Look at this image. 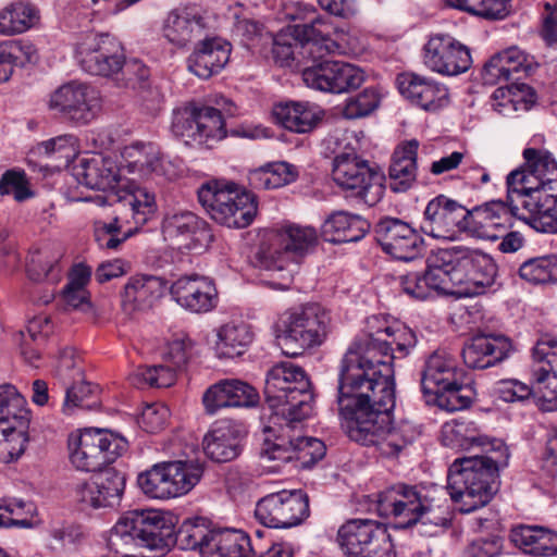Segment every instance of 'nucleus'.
Wrapping results in <instances>:
<instances>
[{
	"mask_svg": "<svg viewBox=\"0 0 557 557\" xmlns=\"http://www.w3.org/2000/svg\"><path fill=\"white\" fill-rule=\"evenodd\" d=\"M366 332V338L354 342L341 361L338 412L351 441L374 446L382 456L394 457L416 437L410 424H392L394 360L410 354L417 336L407 325L388 324L379 317L367 320Z\"/></svg>",
	"mask_w": 557,
	"mask_h": 557,
	"instance_id": "nucleus-1",
	"label": "nucleus"
},
{
	"mask_svg": "<svg viewBox=\"0 0 557 557\" xmlns=\"http://www.w3.org/2000/svg\"><path fill=\"white\" fill-rule=\"evenodd\" d=\"M215 530L203 517L185 519L177 531L154 510H132L122 516L109 537V544L117 554L127 557L129 546L145 547L164 553L173 545L182 550H199L202 557L210 556Z\"/></svg>",
	"mask_w": 557,
	"mask_h": 557,
	"instance_id": "nucleus-2",
	"label": "nucleus"
},
{
	"mask_svg": "<svg viewBox=\"0 0 557 557\" xmlns=\"http://www.w3.org/2000/svg\"><path fill=\"white\" fill-rule=\"evenodd\" d=\"M326 24L318 16L294 28L297 39L305 41V49L311 64L302 72L307 87L330 94H345L358 89L367 78L366 72L351 63L326 58L335 52L338 45L326 37Z\"/></svg>",
	"mask_w": 557,
	"mask_h": 557,
	"instance_id": "nucleus-3",
	"label": "nucleus"
},
{
	"mask_svg": "<svg viewBox=\"0 0 557 557\" xmlns=\"http://www.w3.org/2000/svg\"><path fill=\"white\" fill-rule=\"evenodd\" d=\"M443 495L441 488L397 483L379 493L376 510L382 517L395 518L396 528L420 524L421 528H430L420 532L433 535L438 528L450 522L447 500Z\"/></svg>",
	"mask_w": 557,
	"mask_h": 557,
	"instance_id": "nucleus-4",
	"label": "nucleus"
},
{
	"mask_svg": "<svg viewBox=\"0 0 557 557\" xmlns=\"http://www.w3.org/2000/svg\"><path fill=\"white\" fill-rule=\"evenodd\" d=\"M474 455L456 459L449 467L447 491L453 502L460 505L461 512H472L487 505L497 492L499 467L506 466L488 455Z\"/></svg>",
	"mask_w": 557,
	"mask_h": 557,
	"instance_id": "nucleus-5",
	"label": "nucleus"
},
{
	"mask_svg": "<svg viewBox=\"0 0 557 557\" xmlns=\"http://www.w3.org/2000/svg\"><path fill=\"white\" fill-rule=\"evenodd\" d=\"M264 397L275 416L298 423L313 411L311 383L305 370L292 362L274 364L267 374Z\"/></svg>",
	"mask_w": 557,
	"mask_h": 557,
	"instance_id": "nucleus-6",
	"label": "nucleus"
},
{
	"mask_svg": "<svg viewBox=\"0 0 557 557\" xmlns=\"http://www.w3.org/2000/svg\"><path fill=\"white\" fill-rule=\"evenodd\" d=\"M330 313L318 304H307L282 312L275 322V334L284 355L301 356L324 343L330 331Z\"/></svg>",
	"mask_w": 557,
	"mask_h": 557,
	"instance_id": "nucleus-7",
	"label": "nucleus"
},
{
	"mask_svg": "<svg viewBox=\"0 0 557 557\" xmlns=\"http://www.w3.org/2000/svg\"><path fill=\"white\" fill-rule=\"evenodd\" d=\"M197 194L207 213L221 225L244 228L252 223L257 214L258 205L255 195L240 191L235 184L210 181L203 183Z\"/></svg>",
	"mask_w": 557,
	"mask_h": 557,
	"instance_id": "nucleus-8",
	"label": "nucleus"
},
{
	"mask_svg": "<svg viewBox=\"0 0 557 557\" xmlns=\"http://www.w3.org/2000/svg\"><path fill=\"white\" fill-rule=\"evenodd\" d=\"M332 180L346 197L372 207L384 195L383 174L356 152H342L332 162Z\"/></svg>",
	"mask_w": 557,
	"mask_h": 557,
	"instance_id": "nucleus-9",
	"label": "nucleus"
},
{
	"mask_svg": "<svg viewBox=\"0 0 557 557\" xmlns=\"http://www.w3.org/2000/svg\"><path fill=\"white\" fill-rule=\"evenodd\" d=\"M203 468L193 460H174L153 465L139 473L137 484L149 498L170 499L189 493L200 481Z\"/></svg>",
	"mask_w": 557,
	"mask_h": 557,
	"instance_id": "nucleus-10",
	"label": "nucleus"
},
{
	"mask_svg": "<svg viewBox=\"0 0 557 557\" xmlns=\"http://www.w3.org/2000/svg\"><path fill=\"white\" fill-rule=\"evenodd\" d=\"M336 541L346 557H396L385 524L371 519H351L339 527Z\"/></svg>",
	"mask_w": 557,
	"mask_h": 557,
	"instance_id": "nucleus-11",
	"label": "nucleus"
},
{
	"mask_svg": "<svg viewBox=\"0 0 557 557\" xmlns=\"http://www.w3.org/2000/svg\"><path fill=\"white\" fill-rule=\"evenodd\" d=\"M527 168H519L507 176L506 200L510 206L519 207L521 195L554 194V180L548 174L557 169L555 159L548 150L527 148L523 150Z\"/></svg>",
	"mask_w": 557,
	"mask_h": 557,
	"instance_id": "nucleus-12",
	"label": "nucleus"
},
{
	"mask_svg": "<svg viewBox=\"0 0 557 557\" xmlns=\"http://www.w3.org/2000/svg\"><path fill=\"white\" fill-rule=\"evenodd\" d=\"M172 133L193 148H212L226 137L224 119L213 107L190 106L174 112Z\"/></svg>",
	"mask_w": 557,
	"mask_h": 557,
	"instance_id": "nucleus-13",
	"label": "nucleus"
},
{
	"mask_svg": "<svg viewBox=\"0 0 557 557\" xmlns=\"http://www.w3.org/2000/svg\"><path fill=\"white\" fill-rule=\"evenodd\" d=\"M125 443L112 433L85 430L69 436L71 463L81 471H98L113 462L124 450Z\"/></svg>",
	"mask_w": 557,
	"mask_h": 557,
	"instance_id": "nucleus-14",
	"label": "nucleus"
},
{
	"mask_svg": "<svg viewBox=\"0 0 557 557\" xmlns=\"http://www.w3.org/2000/svg\"><path fill=\"white\" fill-rule=\"evenodd\" d=\"M310 516L309 496L302 490H282L260 498L255 508L256 519L267 528L290 529Z\"/></svg>",
	"mask_w": 557,
	"mask_h": 557,
	"instance_id": "nucleus-15",
	"label": "nucleus"
},
{
	"mask_svg": "<svg viewBox=\"0 0 557 557\" xmlns=\"http://www.w3.org/2000/svg\"><path fill=\"white\" fill-rule=\"evenodd\" d=\"M29 422L25 398L15 386L0 385V454L17 458L24 451Z\"/></svg>",
	"mask_w": 557,
	"mask_h": 557,
	"instance_id": "nucleus-16",
	"label": "nucleus"
},
{
	"mask_svg": "<svg viewBox=\"0 0 557 557\" xmlns=\"http://www.w3.org/2000/svg\"><path fill=\"white\" fill-rule=\"evenodd\" d=\"M447 249V262H450L455 270V284L462 287L457 293L467 296L481 295L494 284L497 269L488 255L467 247Z\"/></svg>",
	"mask_w": 557,
	"mask_h": 557,
	"instance_id": "nucleus-17",
	"label": "nucleus"
},
{
	"mask_svg": "<svg viewBox=\"0 0 557 557\" xmlns=\"http://www.w3.org/2000/svg\"><path fill=\"white\" fill-rule=\"evenodd\" d=\"M49 108L75 124L87 125L100 113L102 98L95 87L71 82L51 95Z\"/></svg>",
	"mask_w": 557,
	"mask_h": 557,
	"instance_id": "nucleus-18",
	"label": "nucleus"
},
{
	"mask_svg": "<svg viewBox=\"0 0 557 557\" xmlns=\"http://www.w3.org/2000/svg\"><path fill=\"white\" fill-rule=\"evenodd\" d=\"M76 52L82 69L91 75L111 77L124 63L122 46L107 34H86Z\"/></svg>",
	"mask_w": 557,
	"mask_h": 557,
	"instance_id": "nucleus-19",
	"label": "nucleus"
},
{
	"mask_svg": "<svg viewBox=\"0 0 557 557\" xmlns=\"http://www.w3.org/2000/svg\"><path fill=\"white\" fill-rule=\"evenodd\" d=\"M382 250L400 261H413L424 250V239L411 225L398 218L385 216L374 226Z\"/></svg>",
	"mask_w": 557,
	"mask_h": 557,
	"instance_id": "nucleus-20",
	"label": "nucleus"
},
{
	"mask_svg": "<svg viewBox=\"0 0 557 557\" xmlns=\"http://www.w3.org/2000/svg\"><path fill=\"white\" fill-rule=\"evenodd\" d=\"M513 218L525 219L520 208L510 206L507 200H491L466 209L463 232L476 238L496 240L500 238L498 232L510 225Z\"/></svg>",
	"mask_w": 557,
	"mask_h": 557,
	"instance_id": "nucleus-21",
	"label": "nucleus"
},
{
	"mask_svg": "<svg viewBox=\"0 0 557 557\" xmlns=\"http://www.w3.org/2000/svg\"><path fill=\"white\" fill-rule=\"evenodd\" d=\"M423 51L425 66L441 75L456 76L462 74L472 64L470 49L447 34L430 37Z\"/></svg>",
	"mask_w": 557,
	"mask_h": 557,
	"instance_id": "nucleus-22",
	"label": "nucleus"
},
{
	"mask_svg": "<svg viewBox=\"0 0 557 557\" xmlns=\"http://www.w3.org/2000/svg\"><path fill=\"white\" fill-rule=\"evenodd\" d=\"M124 488L125 475L114 469H106L78 483L74 496L82 509L112 508L120 504Z\"/></svg>",
	"mask_w": 557,
	"mask_h": 557,
	"instance_id": "nucleus-23",
	"label": "nucleus"
},
{
	"mask_svg": "<svg viewBox=\"0 0 557 557\" xmlns=\"http://www.w3.org/2000/svg\"><path fill=\"white\" fill-rule=\"evenodd\" d=\"M466 208L444 195L430 200L424 209L421 231L433 238L455 239L463 232Z\"/></svg>",
	"mask_w": 557,
	"mask_h": 557,
	"instance_id": "nucleus-24",
	"label": "nucleus"
},
{
	"mask_svg": "<svg viewBox=\"0 0 557 557\" xmlns=\"http://www.w3.org/2000/svg\"><path fill=\"white\" fill-rule=\"evenodd\" d=\"M170 294L177 305L193 313L210 312L219 304L214 282L198 274L178 277L170 286Z\"/></svg>",
	"mask_w": 557,
	"mask_h": 557,
	"instance_id": "nucleus-25",
	"label": "nucleus"
},
{
	"mask_svg": "<svg viewBox=\"0 0 557 557\" xmlns=\"http://www.w3.org/2000/svg\"><path fill=\"white\" fill-rule=\"evenodd\" d=\"M557 339L553 335H543L537 339L533 349L534 369L533 374L537 383V397L536 404L542 411L557 410V393L554 388H548L545 385L550 379L556 380L557 373L554 370V364L557 361Z\"/></svg>",
	"mask_w": 557,
	"mask_h": 557,
	"instance_id": "nucleus-26",
	"label": "nucleus"
},
{
	"mask_svg": "<svg viewBox=\"0 0 557 557\" xmlns=\"http://www.w3.org/2000/svg\"><path fill=\"white\" fill-rule=\"evenodd\" d=\"M399 92L411 103L426 111H436L449 102L445 85L414 73H401L396 79Z\"/></svg>",
	"mask_w": 557,
	"mask_h": 557,
	"instance_id": "nucleus-27",
	"label": "nucleus"
},
{
	"mask_svg": "<svg viewBox=\"0 0 557 557\" xmlns=\"http://www.w3.org/2000/svg\"><path fill=\"white\" fill-rule=\"evenodd\" d=\"M232 46L220 37H201L187 58L188 70L202 79L219 74L230 61Z\"/></svg>",
	"mask_w": 557,
	"mask_h": 557,
	"instance_id": "nucleus-28",
	"label": "nucleus"
},
{
	"mask_svg": "<svg viewBox=\"0 0 557 557\" xmlns=\"http://www.w3.org/2000/svg\"><path fill=\"white\" fill-rule=\"evenodd\" d=\"M168 288L166 281L157 275L135 274L121 293V307L126 314L146 311L159 300Z\"/></svg>",
	"mask_w": 557,
	"mask_h": 557,
	"instance_id": "nucleus-29",
	"label": "nucleus"
},
{
	"mask_svg": "<svg viewBox=\"0 0 557 557\" xmlns=\"http://www.w3.org/2000/svg\"><path fill=\"white\" fill-rule=\"evenodd\" d=\"M259 401L255 387L240 380H222L211 385L202 396L207 413L214 414L226 407H252Z\"/></svg>",
	"mask_w": 557,
	"mask_h": 557,
	"instance_id": "nucleus-30",
	"label": "nucleus"
},
{
	"mask_svg": "<svg viewBox=\"0 0 557 557\" xmlns=\"http://www.w3.org/2000/svg\"><path fill=\"white\" fill-rule=\"evenodd\" d=\"M168 360L172 366L140 367L132 376V383L137 387H169L175 382V370L183 368L189 358L187 344L175 339L169 344Z\"/></svg>",
	"mask_w": 557,
	"mask_h": 557,
	"instance_id": "nucleus-31",
	"label": "nucleus"
},
{
	"mask_svg": "<svg viewBox=\"0 0 557 557\" xmlns=\"http://www.w3.org/2000/svg\"><path fill=\"white\" fill-rule=\"evenodd\" d=\"M459 379H466L465 371L458 368L451 356L437 350L425 360L421 373V389L425 396H430L459 384Z\"/></svg>",
	"mask_w": 557,
	"mask_h": 557,
	"instance_id": "nucleus-32",
	"label": "nucleus"
},
{
	"mask_svg": "<svg viewBox=\"0 0 557 557\" xmlns=\"http://www.w3.org/2000/svg\"><path fill=\"white\" fill-rule=\"evenodd\" d=\"M511 348L510 339L504 335H476L463 346L461 356L467 367L486 369L506 359Z\"/></svg>",
	"mask_w": 557,
	"mask_h": 557,
	"instance_id": "nucleus-33",
	"label": "nucleus"
},
{
	"mask_svg": "<svg viewBox=\"0 0 557 557\" xmlns=\"http://www.w3.org/2000/svg\"><path fill=\"white\" fill-rule=\"evenodd\" d=\"M441 441L444 446L457 449H470L488 445L491 447L488 450L499 453L500 456L505 457V460L508 459L507 448L503 442L488 441L471 420L454 419L444 423L441 431Z\"/></svg>",
	"mask_w": 557,
	"mask_h": 557,
	"instance_id": "nucleus-34",
	"label": "nucleus"
},
{
	"mask_svg": "<svg viewBox=\"0 0 557 557\" xmlns=\"http://www.w3.org/2000/svg\"><path fill=\"white\" fill-rule=\"evenodd\" d=\"M206 35L202 16L188 8L172 10L162 25V36L173 46L184 48Z\"/></svg>",
	"mask_w": 557,
	"mask_h": 557,
	"instance_id": "nucleus-35",
	"label": "nucleus"
},
{
	"mask_svg": "<svg viewBox=\"0 0 557 557\" xmlns=\"http://www.w3.org/2000/svg\"><path fill=\"white\" fill-rule=\"evenodd\" d=\"M419 141L407 140L394 151L388 168V187L394 193H406L417 180Z\"/></svg>",
	"mask_w": 557,
	"mask_h": 557,
	"instance_id": "nucleus-36",
	"label": "nucleus"
},
{
	"mask_svg": "<svg viewBox=\"0 0 557 557\" xmlns=\"http://www.w3.org/2000/svg\"><path fill=\"white\" fill-rule=\"evenodd\" d=\"M517 205L525 216L522 220L535 231L552 234L557 232V195H521Z\"/></svg>",
	"mask_w": 557,
	"mask_h": 557,
	"instance_id": "nucleus-37",
	"label": "nucleus"
},
{
	"mask_svg": "<svg viewBox=\"0 0 557 557\" xmlns=\"http://www.w3.org/2000/svg\"><path fill=\"white\" fill-rule=\"evenodd\" d=\"M206 456L215 462H228L240 454V430L231 421H221L205 435Z\"/></svg>",
	"mask_w": 557,
	"mask_h": 557,
	"instance_id": "nucleus-38",
	"label": "nucleus"
},
{
	"mask_svg": "<svg viewBox=\"0 0 557 557\" xmlns=\"http://www.w3.org/2000/svg\"><path fill=\"white\" fill-rule=\"evenodd\" d=\"M369 222L357 214L338 211L331 214L322 225V235L326 242L356 243L369 232Z\"/></svg>",
	"mask_w": 557,
	"mask_h": 557,
	"instance_id": "nucleus-39",
	"label": "nucleus"
},
{
	"mask_svg": "<svg viewBox=\"0 0 557 557\" xmlns=\"http://www.w3.org/2000/svg\"><path fill=\"white\" fill-rule=\"evenodd\" d=\"M255 333L250 324L232 321L216 330L214 351L219 358H235L245 354L253 342Z\"/></svg>",
	"mask_w": 557,
	"mask_h": 557,
	"instance_id": "nucleus-40",
	"label": "nucleus"
},
{
	"mask_svg": "<svg viewBox=\"0 0 557 557\" xmlns=\"http://www.w3.org/2000/svg\"><path fill=\"white\" fill-rule=\"evenodd\" d=\"M274 253L283 256L293 252L302 256L311 251L318 243V234L313 227L296 224H285L277 228L272 236Z\"/></svg>",
	"mask_w": 557,
	"mask_h": 557,
	"instance_id": "nucleus-41",
	"label": "nucleus"
},
{
	"mask_svg": "<svg viewBox=\"0 0 557 557\" xmlns=\"http://www.w3.org/2000/svg\"><path fill=\"white\" fill-rule=\"evenodd\" d=\"M275 121L287 131L305 134L313 131L321 120L317 109L308 102H285L273 108Z\"/></svg>",
	"mask_w": 557,
	"mask_h": 557,
	"instance_id": "nucleus-42",
	"label": "nucleus"
},
{
	"mask_svg": "<svg viewBox=\"0 0 557 557\" xmlns=\"http://www.w3.org/2000/svg\"><path fill=\"white\" fill-rule=\"evenodd\" d=\"M553 531L537 525H519L511 530L515 546L533 556H553L557 553Z\"/></svg>",
	"mask_w": 557,
	"mask_h": 557,
	"instance_id": "nucleus-43",
	"label": "nucleus"
},
{
	"mask_svg": "<svg viewBox=\"0 0 557 557\" xmlns=\"http://www.w3.org/2000/svg\"><path fill=\"white\" fill-rule=\"evenodd\" d=\"M298 170L286 161L269 162L248 173L249 185L255 189H274L295 182Z\"/></svg>",
	"mask_w": 557,
	"mask_h": 557,
	"instance_id": "nucleus-44",
	"label": "nucleus"
},
{
	"mask_svg": "<svg viewBox=\"0 0 557 557\" xmlns=\"http://www.w3.org/2000/svg\"><path fill=\"white\" fill-rule=\"evenodd\" d=\"M211 541L208 557H252L253 553L258 552V544H252L250 537L243 531L215 530Z\"/></svg>",
	"mask_w": 557,
	"mask_h": 557,
	"instance_id": "nucleus-45",
	"label": "nucleus"
},
{
	"mask_svg": "<svg viewBox=\"0 0 557 557\" xmlns=\"http://www.w3.org/2000/svg\"><path fill=\"white\" fill-rule=\"evenodd\" d=\"M84 183L91 189L113 190L120 180V170L111 158L95 157L83 162Z\"/></svg>",
	"mask_w": 557,
	"mask_h": 557,
	"instance_id": "nucleus-46",
	"label": "nucleus"
},
{
	"mask_svg": "<svg viewBox=\"0 0 557 557\" xmlns=\"http://www.w3.org/2000/svg\"><path fill=\"white\" fill-rule=\"evenodd\" d=\"M295 428V423L288 424L282 429L283 434L276 435L275 430L267 425L263 428V442L260 448V457L269 461L288 462L294 460V437L289 432Z\"/></svg>",
	"mask_w": 557,
	"mask_h": 557,
	"instance_id": "nucleus-47",
	"label": "nucleus"
},
{
	"mask_svg": "<svg viewBox=\"0 0 557 557\" xmlns=\"http://www.w3.org/2000/svg\"><path fill=\"white\" fill-rule=\"evenodd\" d=\"M449 257L448 249H438L431 258L428 269L424 271L431 296L438 294H454L455 270L450 262L443 259ZM448 261V260H445Z\"/></svg>",
	"mask_w": 557,
	"mask_h": 557,
	"instance_id": "nucleus-48",
	"label": "nucleus"
},
{
	"mask_svg": "<svg viewBox=\"0 0 557 557\" xmlns=\"http://www.w3.org/2000/svg\"><path fill=\"white\" fill-rule=\"evenodd\" d=\"M38 17V11L32 4L22 1L11 3L0 11V34H22L33 27Z\"/></svg>",
	"mask_w": 557,
	"mask_h": 557,
	"instance_id": "nucleus-49",
	"label": "nucleus"
},
{
	"mask_svg": "<svg viewBox=\"0 0 557 557\" xmlns=\"http://www.w3.org/2000/svg\"><path fill=\"white\" fill-rule=\"evenodd\" d=\"M129 156L134 160L128 162L129 172H138L141 176L157 174L171 178L166 172V165L170 164L152 144H136L132 147Z\"/></svg>",
	"mask_w": 557,
	"mask_h": 557,
	"instance_id": "nucleus-50",
	"label": "nucleus"
},
{
	"mask_svg": "<svg viewBox=\"0 0 557 557\" xmlns=\"http://www.w3.org/2000/svg\"><path fill=\"white\" fill-rule=\"evenodd\" d=\"M456 10L485 20H503L510 12V0H446Z\"/></svg>",
	"mask_w": 557,
	"mask_h": 557,
	"instance_id": "nucleus-51",
	"label": "nucleus"
},
{
	"mask_svg": "<svg viewBox=\"0 0 557 557\" xmlns=\"http://www.w3.org/2000/svg\"><path fill=\"white\" fill-rule=\"evenodd\" d=\"M557 273V256L545 255L524 261L519 268L522 280L532 284L554 283Z\"/></svg>",
	"mask_w": 557,
	"mask_h": 557,
	"instance_id": "nucleus-52",
	"label": "nucleus"
},
{
	"mask_svg": "<svg viewBox=\"0 0 557 557\" xmlns=\"http://www.w3.org/2000/svg\"><path fill=\"white\" fill-rule=\"evenodd\" d=\"M203 222L193 212L184 211L166 215L162 223L164 239L175 242L190 238Z\"/></svg>",
	"mask_w": 557,
	"mask_h": 557,
	"instance_id": "nucleus-53",
	"label": "nucleus"
},
{
	"mask_svg": "<svg viewBox=\"0 0 557 557\" xmlns=\"http://www.w3.org/2000/svg\"><path fill=\"white\" fill-rule=\"evenodd\" d=\"M99 386L90 382L81 381L66 388L63 411L72 414L76 408L94 409L99 405Z\"/></svg>",
	"mask_w": 557,
	"mask_h": 557,
	"instance_id": "nucleus-54",
	"label": "nucleus"
},
{
	"mask_svg": "<svg viewBox=\"0 0 557 557\" xmlns=\"http://www.w3.org/2000/svg\"><path fill=\"white\" fill-rule=\"evenodd\" d=\"M35 50L33 45L21 40H7L0 44V83L8 82L22 55L27 61L33 60Z\"/></svg>",
	"mask_w": 557,
	"mask_h": 557,
	"instance_id": "nucleus-55",
	"label": "nucleus"
},
{
	"mask_svg": "<svg viewBox=\"0 0 557 557\" xmlns=\"http://www.w3.org/2000/svg\"><path fill=\"white\" fill-rule=\"evenodd\" d=\"M120 200L124 207H128L132 219L137 225L146 224L156 211L154 196L146 188L138 187Z\"/></svg>",
	"mask_w": 557,
	"mask_h": 557,
	"instance_id": "nucleus-56",
	"label": "nucleus"
},
{
	"mask_svg": "<svg viewBox=\"0 0 557 557\" xmlns=\"http://www.w3.org/2000/svg\"><path fill=\"white\" fill-rule=\"evenodd\" d=\"M380 94L373 87L363 89L358 95L346 99L342 110L344 117L349 120L368 116L380 106Z\"/></svg>",
	"mask_w": 557,
	"mask_h": 557,
	"instance_id": "nucleus-57",
	"label": "nucleus"
},
{
	"mask_svg": "<svg viewBox=\"0 0 557 557\" xmlns=\"http://www.w3.org/2000/svg\"><path fill=\"white\" fill-rule=\"evenodd\" d=\"M435 397L437 405L447 411H457L470 407L473 398V391L466 379H459V384L449 386L443 392L430 395Z\"/></svg>",
	"mask_w": 557,
	"mask_h": 557,
	"instance_id": "nucleus-58",
	"label": "nucleus"
},
{
	"mask_svg": "<svg viewBox=\"0 0 557 557\" xmlns=\"http://www.w3.org/2000/svg\"><path fill=\"white\" fill-rule=\"evenodd\" d=\"M294 460L298 467L309 469L320 461L326 453L325 444L315 437H294Z\"/></svg>",
	"mask_w": 557,
	"mask_h": 557,
	"instance_id": "nucleus-59",
	"label": "nucleus"
},
{
	"mask_svg": "<svg viewBox=\"0 0 557 557\" xmlns=\"http://www.w3.org/2000/svg\"><path fill=\"white\" fill-rule=\"evenodd\" d=\"M511 81L520 79V74L529 75L536 65L534 58L518 47H510L497 53Z\"/></svg>",
	"mask_w": 557,
	"mask_h": 557,
	"instance_id": "nucleus-60",
	"label": "nucleus"
},
{
	"mask_svg": "<svg viewBox=\"0 0 557 557\" xmlns=\"http://www.w3.org/2000/svg\"><path fill=\"white\" fill-rule=\"evenodd\" d=\"M299 24L289 27V35L280 34L273 39L272 55L276 64L280 66H289L295 59V50L300 46L302 53L308 57L305 49V41L296 38L294 28Z\"/></svg>",
	"mask_w": 557,
	"mask_h": 557,
	"instance_id": "nucleus-61",
	"label": "nucleus"
},
{
	"mask_svg": "<svg viewBox=\"0 0 557 557\" xmlns=\"http://www.w3.org/2000/svg\"><path fill=\"white\" fill-rule=\"evenodd\" d=\"M527 88L525 84H511L498 87L493 92L494 109L500 114L517 111L518 104L524 102V90Z\"/></svg>",
	"mask_w": 557,
	"mask_h": 557,
	"instance_id": "nucleus-62",
	"label": "nucleus"
},
{
	"mask_svg": "<svg viewBox=\"0 0 557 557\" xmlns=\"http://www.w3.org/2000/svg\"><path fill=\"white\" fill-rule=\"evenodd\" d=\"M0 194H12L14 199L20 202L33 197L25 172L17 170L5 171L0 178Z\"/></svg>",
	"mask_w": 557,
	"mask_h": 557,
	"instance_id": "nucleus-63",
	"label": "nucleus"
},
{
	"mask_svg": "<svg viewBox=\"0 0 557 557\" xmlns=\"http://www.w3.org/2000/svg\"><path fill=\"white\" fill-rule=\"evenodd\" d=\"M120 72L123 81L122 86L140 90L149 87L150 71L140 60L131 59L126 61L124 59Z\"/></svg>",
	"mask_w": 557,
	"mask_h": 557,
	"instance_id": "nucleus-64",
	"label": "nucleus"
}]
</instances>
